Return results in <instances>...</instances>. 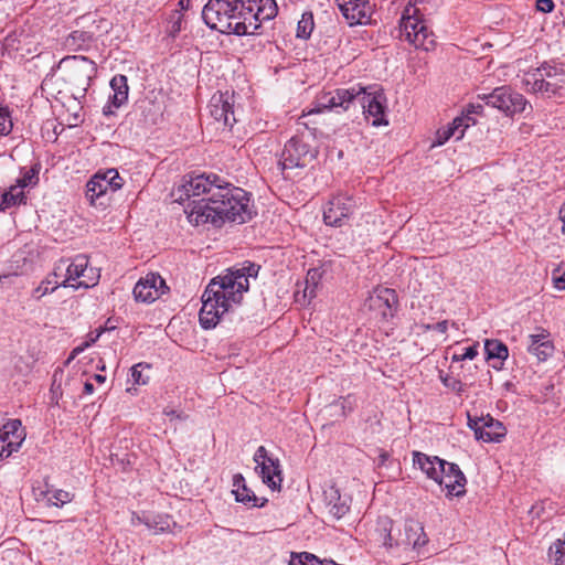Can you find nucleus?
Returning a JSON list of instances; mask_svg holds the SVG:
<instances>
[{"instance_id":"obj_24","label":"nucleus","mask_w":565,"mask_h":565,"mask_svg":"<svg viewBox=\"0 0 565 565\" xmlns=\"http://www.w3.org/2000/svg\"><path fill=\"white\" fill-rule=\"evenodd\" d=\"M232 492L235 495V500L245 505L264 507L267 503V499L257 498L255 493L249 488H247L245 478L242 473H236L233 476Z\"/></svg>"},{"instance_id":"obj_50","label":"nucleus","mask_w":565,"mask_h":565,"mask_svg":"<svg viewBox=\"0 0 565 565\" xmlns=\"http://www.w3.org/2000/svg\"><path fill=\"white\" fill-rule=\"evenodd\" d=\"M484 422V417H471L468 415V426L475 431L477 437V429L481 428V424Z\"/></svg>"},{"instance_id":"obj_35","label":"nucleus","mask_w":565,"mask_h":565,"mask_svg":"<svg viewBox=\"0 0 565 565\" xmlns=\"http://www.w3.org/2000/svg\"><path fill=\"white\" fill-rule=\"evenodd\" d=\"M315 28L313 15L311 12H305L297 25V38L308 39L310 38Z\"/></svg>"},{"instance_id":"obj_23","label":"nucleus","mask_w":565,"mask_h":565,"mask_svg":"<svg viewBox=\"0 0 565 565\" xmlns=\"http://www.w3.org/2000/svg\"><path fill=\"white\" fill-rule=\"evenodd\" d=\"M413 465L425 473L428 479L436 482L438 477L443 475L447 461L437 456H428L420 451H413Z\"/></svg>"},{"instance_id":"obj_26","label":"nucleus","mask_w":565,"mask_h":565,"mask_svg":"<svg viewBox=\"0 0 565 565\" xmlns=\"http://www.w3.org/2000/svg\"><path fill=\"white\" fill-rule=\"evenodd\" d=\"M324 498L329 513L337 520L343 518L349 512L351 499L349 497H342L334 487L324 491Z\"/></svg>"},{"instance_id":"obj_64","label":"nucleus","mask_w":565,"mask_h":565,"mask_svg":"<svg viewBox=\"0 0 565 565\" xmlns=\"http://www.w3.org/2000/svg\"><path fill=\"white\" fill-rule=\"evenodd\" d=\"M381 457H382V461H384L388 457V455L387 454H383Z\"/></svg>"},{"instance_id":"obj_12","label":"nucleus","mask_w":565,"mask_h":565,"mask_svg":"<svg viewBox=\"0 0 565 565\" xmlns=\"http://www.w3.org/2000/svg\"><path fill=\"white\" fill-rule=\"evenodd\" d=\"M256 462L255 471L260 476L262 481L271 490H280L282 471L278 458L268 455L264 446H259L254 454Z\"/></svg>"},{"instance_id":"obj_7","label":"nucleus","mask_w":565,"mask_h":565,"mask_svg":"<svg viewBox=\"0 0 565 565\" xmlns=\"http://www.w3.org/2000/svg\"><path fill=\"white\" fill-rule=\"evenodd\" d=\"M362 85L356 84L350 88H337L331 92L321 93L317 97L316 107L303 114L299 119L318 114L323 110L345 111L355 103L356 96L361 93Z\"/></svg>"},{"instance_id":"obj_51","label":"nucleus","mask_w":565,"mask_h":565,"mask_svg":"<svg viewBox=\"0 0 565 565\" xmlns=\"http://www.w3.org/2000/svg\"><path fill=\"white\" fill-rule=\"evenodd\" d=\"M316 275H317L316 270H309L308 271L307 279H306V282H307V287H306V290H305L306 292L309 289H310V294L313 292V287L312 288L310 287V281H312L313 286L316 285V282H315Z\"/></svg>"},{"instance_id":"obj_15","label":"nucleus","mask_w":565,"mask_h":565,"mask_svg":"<svg viewBox=\"0 0 565 565\" xmlns=\"http://www.w3.org/2000/svg\"><path fill=\"white\" fill-rule=\"evenodd\" d=\"M169 290L164 279L156 273H149L139 279L134 288V297L137 301L151 303Z\"/></svg>"},{"instance_id":"obj_10","label":"nucleus","mask_w":565,"mask_h":565,"mask_svg":"<svg viewBox=\"0 0 565 565\" xmlns=\"http://www.w3.org/2000/svg\"><path fill=\"white\" fill-rule=\"evenodd\" d=\"M318 151L299 137L290 138L284 147L280 164L282 170L305 168L317 157Z\"/></svg>"},{"instance_id":"obj_36","label":"nucleus","mask_w":565,"mask_h":565,"mask_svg":"<svg viewBox=\"0 0 565 565\" xmlns=\"http://www.w3.org/2000/svg\"><path fill=\"white\" fill-rule=\"evenodd\" d=\"M151 366L147 363H138L131 367V377L135 384L146 385L149 382V374H145L143 372H149Z\"/></svg>"},{"instance_id":"obj_37","label":"nucleus","mask_w":565,"mask_h":565,"mask_svg":"<svg viewBox=\"0 0 565 565\" xmlns=\"http://www.w3.org/2000/svg\"><path fill=\"white\" fill-rule=\"evenodd\" d=\"M61 285V281L53 280L52 276H47L45 280H43L40 286H38L33 291V297L36 299H40L46 294L53 292L56 288H58Z\"/></svg>"},{"instance_id":"obj_13","label":"nucleus","mask_w":565,"mask_h":565,"mask_svg":"<svg viewBox=\"0 0 565 565\" xmlns=\"http://www.w3.org/2000/svg\"><path fill=\"white\" fill-rule=\"evenodd\" d=\"M66 260L67 278L61 280L62 287L89 288L97 284L98 276H88L86 273L93 274L94 269H88V258L86 255L79 254L72 259Z\"/></svg>"},{"instance_id":"obj_40","label":"nucleus","mask_w":565,"mask_h":565,"mask_svg":"<svg viewBox=\"0 0 565 565\" xmlns=\"http://www.w3.org/2000/svg\"><path fill=\"white\" fill-rule=\"evenodd\" d=\"M554 287L558 290H565V264H561L552 271Z\"/></svg>"},{"instance_id":"obj_16","label":"nucleus","mask_w":565,"mask_h":565,"mask_svg":"<svg viewBox=\"0 0 565 565\" xmlns=\"http://www.w3.org/2000/svg\"><path fill=\"white\" fill-rule=\"evenodd\" d=\"M349 25L371 22L373 7L370 0H334Z\"/></svg>"},{"instance_id":"obj_19","label":"nucleus","mask_w":565,"mask_h":565,"mask_svg":"<svg viewBox=\"0 0 565 565\" xmlns=\"http://www.w3.org/2000/svg\"><path fill=\"white\" fill-rule=\"evenodd\" d=\"M397 303L398 299L394 289L379 288L369 296L365 307L380 315L383 319H388L394 316Z\"/></svg>"},{"instance_id":"obj_59","label":"nucleus","mask_w":565,"mask_h":565,"mask_svg":"<svg viewBox=\"0 0 565 565\" xmlns=\"http://www.w3.org/2000/svg\"><path fill=\"white\" fill-rule=\"evenodd\" d=\"M14 40H15V39H14V35H13V34H9V35L6 38V43H7L8 45H11V46H12V45H13Z\"/></svg>"},{"instance_id":"obj_42","label":"nucleus","mask_w":565,"mask_h":565,"mask_svg":"<svg viewBox=\"0 0 565 565\" xmlns=\"http://www.w3.org/2000/svg\"><path fill=\"white\" fill-rule=\"evenodd\" d=\"M50 276H52L53 280H57V281H58V279L66 280L67 269H66V260L64 258L60 259L55 264L54 270L52 274H50Z\"/></svg>"},{"instance_id":"obj_55","label":"nucleus","mask_w":565,"mask_h":565,"mask_svg":"<svg viewBox=\"0 0 565 565\" xmlns=\"http://www.w3.org/2000/svg\"><path fill=\"white\" fill-rule=\"evenodd\" d=\"M559 218L563 223L562 232H563V234H565V204L559 210Z\"/></svg>"},{"instance_id":"obj_21","label":"nucleus","mask_w":565,"mask_h":565,"mask_svg":"<svg viewBox=\"0 0 565 565\" xmlns=\"http://www.w3.org/2000/svg\"><path fill=\"white\" fill-rule=\"evenodd\" d=\"M536 330V333L529 335L527 351L543 362L553 355L555 347L546 329L537 328Z\"/></svg>"},{"instance_id":"obj_9","label":"nucleus","mask_w":565,"mask_h":565,"mask_svg":"<svg viewBox=\"0 0 565 565\" xmlns=\"http://www.w3.org/2000/svg\"><path fill=\"white\" fill-rule=\"evenodd\" d=\"M124 180L115 169L96 173L86 184V199L93 205H106L105 196L121 189Z\"/></svg>"},{"instance_id":"obj_6","label":"nucleus","mask_w":565,"mask_h":565,"mask_svg":"<svg viewBox=\"0 0 565 565\" xmlns=\"http://www.w3.org/2000/svg\"><path fill=\"white\" fill-rule=\"evenodd\" d=\"M65 67V81L73 86L74 95L85 97L97 67L96 63L83 55L66 56L61 61Z\"/></svg>"},{"instance_id":"obj_41","label":"nucleus","mask_w":565,"mask_h":565,"mask_svg":"<svg viewBox=\"0 0 565 565\" xmlns=\"http://www.w3.org/2000/svg\"><path fill=\"white\" fill-rule=\"evenodd\" d=\"M478 344H473L471 347L465 348L461 353H455L452 355V362H460L463 360H472L478 354Z\"/></svg>"},{"instance_id":"obj_20","label":"nucleus","mask_w":565,"mask_h":565,"mask_svg":"<svg viewBox=\"0 0 565 565\" xmlns=\"http://www.w3.org/2000/svg\"><path fill=\"white\" fill-rule=\"evenodd\" d=\"M436 483L447 490V497H463L466 494L467 479L457 463L447 461L444 472L438 477Z\"/></svg>"},{"instance_id":"obj_29","label":"nucleus","mask_w":565,"mask_h":565,"mask_svg":"<svg viewBox=\"0 0 565 565\" xmlns=\"http://www.w3.org/2000/svg\"><path fill=\"white\" fill-rule=\"evenodd\" d=\"M484 351L488 360H498L499 363L492 364V367L495 370H500L503 365V362L509 356L508 347L500 340L491 339L486 340L484 342Z\"/></svg>"},{"instance_id":"obj_11","label":"nucleus","mask_w":565,"mask_h":565,"mask_svg":"<svg viewBox=\"0 0 565 565\" xmlns=\"http://www.w3.org/2000/svg\"><path fill=\"white\" fill-rule=\"evenodd\" d=\"M355 102L361 104L366 117L373 118V126L388 125V121L385 119L386 97L383 89L376 86H362Z\"/></svg>"},{"instance_id":"obj_61","label":"nucleus","mask_w":565,"mask_h":565,"mask_svg":"<svg viewBox=\"0 0 565 565\" xmlns=\"http://www.w3.org/2000/svg\"><path fill=\"white\" fill-rule=\"evenodd\" d=\"M335 564L333 561L323 559V565Z\"/></svg>"},{"instance_id":"obj_1","label":"nucleus","mask_w":565,"mask_h":565,"mask_svg":"<svg viewBox=\"0 0 565 565\" xmlns=\"http://www.w3.org/2000/svg\"><path fill=\"white\" fill-rule=\"evenodd\" d=\"M172 196L180 204L188 202L184 212L195 226L212 224L221 227L225 222L243 224L254 215L250 194L214 173L185 175Z\"/></svg>"},{"instance_id":"obj_56","label":"nucleus","mask_w":565,"mask_h":565,"mask_svg":"<svg viewBox=\"0 0 565 565\" xmlns=\"http://www.w3.org/2000/svg\"><path fill=\"white\" fill-rule=\"evenodd\" d=\"M310 565H323V561L319 559L316 555L311 554L309 558Z\"/></svg>"},{"instance_id":"obj_49","label":"nucleus","mask_w":565,"mask_h":565,"mask_svg":"<svg viewBox=\"0 0 565 565\" xmlns=\"http://www.w3.org/2000/svg\"><path fill=\"white\" fill-rule=\"evenodd\" d=\"M342 409H343V414L345 415L347 413H351L354 408V404L352 402V397L351 395H348L347 397H342L340 401H339Z\"/></svg>"},{"instance_id":"obj_32","label":"nucleus","mask_w":565,"mask_h":565,"mask_svg":"<svg viewBox=\"0 0 565 565\" xmlns=\"http://www.w3.org/2000/svg\"><path fill=\"white\" fill-rule=\"evenodd\" d=\"M137 520L139 523H143L148 529L153 530L154 533L164 532L170 527V518L160 514H143L142 516L135 515L132 522Z\"/></svg>"},{"instance_id":"obj_28","label":"nucleus","mask_w":565,"mask_h":565,"mask_svg":"<svg viewBox=\"0 0 565 565\" xmlns=\"http://www.w3.org/2000/svg\"><path fill=\"white\" fill-rule=\"evenodd\" d=\"M405 544L413 548H419L428 542L427 535L424 532V526L420 522L408 520L405 523Z\"/></svg>"},{"instance_id":"obj_46","label":"nucleus","mask_w":565,"mask_h":565,"mask_svg":"<svg viewBox=\"0 0 565 565\" xmlns=\"http://www.w3.org/2000/svg\"><path fill=\"white\" fill-rule=\"evenodd\" d=\"M443 383L445 386L458 394L463 392V384L457 379L445 377L443 379Z\"/></svg>"},{"instance_id":"obj_3","label":"nucleus","mask_w":565,"mask_h":565,"mask_svg":"<svg viewBox=\"0 0 565 565\" xmlns=\"http://www.w3.org/2000/svg\"><path fill=\"white\" fill-rule=\"evenodd\" d=\"M259 268L252 262H244L226 269L224 275H218L209 282L202 295L199 312L203 329L215 328L231 305L241 302L243 294L249 288V278H256Z\"/></svg>"},{"instance_id":"obj_25","label":"nucleus","mask_w":565,"mask_h":565,"mask_svg":"<svg viewBox=\"0 0 565 565\" xmlns=\"http://www.w3.org/2000/svg\"><path fill=\"white\" fill-rule=\"evenodd\" d=\"M475 124L476 120L469 116L455 118L450 125L437 131V143L443 145L452 137L457 140L461 139L465 135V130Z\"/></svg>"},{"instance_id":"obj_52","label":"nucleus","mask_w":565,"mask_h":565,"mask_svg":"<svg viewBox=\"0 0 565 565\" xmlns=\"http://www.w3.org/2000/svg\"><path fill=\"white\" fill-rule=\"evenodd\" d=\"M483 109V106L481 104H470L467 108V115L470 117V114H480Z\"/></svg>"},{"instance_id":"obj_27","label":"nucleus","mask_w":565,"mask_h":565,"mask_svg":"<svg viewBox=\"0 0 565 565\" xmlns=\"http://www.w3.org/2000/svg\"><path fill=\"white\" fill-rule=\"evenodd\" d=\"M505 436V428L499 420L486 416L481 428L477 429V439L486 443H499Z\"/></svg>"},{"instance_id":"obj_8","label":"nucleus","mask_w":565,"mask_h":565,"mask_svg":"<svg viewBox=\"0 0 565 565\" xmlns=\"http://www.w3.org/2000/svg\"><path fill=\"white\" fill-rule=\"evenodd\" d=\"M479 98L483 100L486 105L499 109L507 116H514L515 114L524 111L527 105V100L524 96L510 86L497 87L489 94L479 95Z\"/></svg>"},{"instance_id":"obj_43","label":"nucleus","mask_w":565,"mask_h":565,"mask_svg":"<svg viewBox=\"0 0 565 565\" xmlns=\"http://www.w3.org/2000/svg\"><path fill=\"white\" fill-rule=\"evenodd\" d=\"M50 276H52L53 280H57V281H58V279L66 280L67 269H66V260L64 258L60 259L55 264L54 270L52 274H50Z\"/></svg>"},{"instance_id":"obj_63","label":"nucleus","mask_w":565,"mask_h":565,"mask_svg":"<svg viewBox=\"0 0 565 565\" xmlns=\"http://www.w3.org/2000/svg\"><path fill=\"white\" fill-rule=\"evenodd\" d=\"M79 351H82V348H76V349H74V351H73V355H75V354H76V353H78Z\"/></svg>"},{"instance_id":"obj_17","label":"nucleus","mask_w":565,"mask_h":565,"mask_svg":"<svg viewBox=\"0 0 565 565\" xmlns=\"http://www.w3.org/2000/svg\"><path fill=\"white\" fill-rule=\"evenodd\" d=\"M211 116L222 125L223 128L232 129L237 121L234 113L233 96L228 93H216L212 96L209 104Z\"/></svg>"},{"instance_id":"obj_30","label":"nucleus","mask_w":565,"mask_h":565,"mask_svg":"<svg viewBox=\"0 0 565 565\" xmlns=\"http://www.w3.org/2000/svg\"><path fill=\"white\" fill-rule=\"evenodd\" d=\"M93 42V33L84 30H76L67 35L64 44L70 51H87L92 46Z\"/></svg>"},{"instance_id":"obj_44","label":"nucleus","mask_w":565,"mask_h":565,"mask_svg":"<svg viewBox=\"0 0 565 565\" xmlns=\"http://www.w3.org/2000/svg\"><path fill=\"white\" fill-rule=\"evenodd\" d=\"M311 553L302 552V553H292L291 558L289 561V565H310L309 562Z\"/></svg>"},{"instance_id":"obj_58","label":"nucleus","mask_w":565,"mask_h":565,"mask_svg":"<svg viewBox=\"0 0 565 565\" xmlns=\"http://www.w3.org/2000/svg\"><path fill=\"white\" fill-rule=\"evenodd\" d=\"M179 7L181 10H189L190 9V2H186V0H180Z\"/></svg>"},{"instance_id":"obj_31","label":"nucleus","mask_w":565,"mask_h":565,"mask_svg":"<svg viewBox=\"0 0 565 565\" xmlns=\"http://www.w3.org/2000/svg\"><path fill=\"white\" fill-rule=\"evenodd\" d=\"M26 203V196L24 191L17 184H12L1 195L0 212Z\"/></svg>"},{"instance_id":"obj_53","label":"nucleus","mask_w":565,"mask_h":565,"mask_svg":"<svg viewBox=\"0 0 565 565\" xmlns=\"http://www.w3.org/2000/svg\"><path fill=\"white\" fill-rule=\"evenodd\" d=\"M431 328L439 333H446L448 329V322L446 320H443L434 324Z\"/></svg>"},{"instance_id":"obj_33","label":"nucleus","mask_w":565,"mask_h":565,"mask_svg":"<svg viewBox=\"0 0 565 565\" xmlns=\"http://www.w3.org/2000/svg\"><path fill=\"white\" fill-rule=\"evenodd\" d=\"M547 557L553 565H565V534L552 543Z\"/></svg>"},{"instance_id":"obj_45","label":"nucleus","mask_w":565,"mask_h":565,"mask_svg":"<svg viewBox=\"0 0 565 565\" xmlns=\"http://www.w3.org/2000/svg\"><path fill=\"white\" fill-rule=\"evenodd\" d=\"M183 14L180 11H174L171 15V33L175 35L182 30Z\"/></svg>"},{"instance_id":"obj_5","label":"nucleus","mask_w":565,"mask_h":565,"mask_svg":"<svg viewBox=\"0 0 565 565\" xmlns=\"http://www.w3.org/2000/svg\"><path fill=\"white\" fill-rule=\"evenodd\" d=\"M399 36L416 49L429 51L435 46V35L428 30L419 9L411 2L404 8L399 21Z\"/></svg>"},{"instance_id":"obj_22","label":"nucleus","mask_w":565,"mask_h":565,"mask_svg":"<svg viewBox=\"0 0 565 565\" xmlns=\"http://www.w3.org/2000/svg\"><path fill=\"white\" fill-rule=\"evenodd\" d=\"M114 94L109 97L108 103L103 107V114L110 116L114 114V108H119L128 100L129 86L126 75L117 74L109 83Z\"/></svg>"},{"instance_id":"obj_34","label":"nucleus","mask_w":565,"mask_h":565,"mask_svg":"<svg viewBox=\"0 0 565 565\" xmlns=\"http://www.w3.org/2000/svg\"><path fill=\"white\" fill-rule=\"evenodd\" d=\"M43 494L47 498V503L54 507H63L74 498V494L62 489L54 490L52 492L47 490L43 492Z\"/></svg>"},{"instance_id":"obj_62","label":"nucleus","mask_w":565,"mask_h":565,"mask_svg":"<svg viewBox=\"0 0 565 565\" xmlns=\"http://www.w3.org/2000/svg\"><path fill=\"white\" fill-rule=\"evenodd\" d=\"M388 541H392L391 535H388ZM385 545H388L391 547L393 544H392V542H385Z\"/></svg>"},{"instance_id":"obj_18","label":"nucleus","mask_w":565,"mask_h":565,"mask_svg":"<svg viewBox=\"0 0 565 565\" xmlns=\"http://www.w3.org/2000/svg\"><path fill=\"white\" fill-rule=\"evenodd\" d=\"M24 437L20 419H10L0 427V459L8 458L18 451Z\"/></svg>"},{"instance_id":"obj_2","label":"nucleus","mask_w":565,"mask_h":565,"mask_svg":"<svg viewBox=\"0 0 565 565\" xmlns=\"http://www.w3.org/2000/svg\"><path fill=\"white\" fill-rule=\"evenodd\" d=\"M277 12L275 0H209L202 9V19L210 29L221 33L252 35Z\"/></svg>"},{"instance_id":"obj_54","label":"nucleus","mask_w":565,"mask_h":565,"mask_svg":"<svg viewBox=\"0 0 565 565\" xmlns=\"http://www.w3.org/2000/svg\"><path fill=\"white\" fill-rule=\"evenodd\" d=\"M95 391V387H94V384L87 380L85 383H84V390H83V394L85 395H92Z\"/></svg>"},{"instance_id":"obj_38","label":"nucleus","mask_w":565,"mask_h":565,"mask_svg":"<svg viewBox=\"0 0 565 565\" xmlns=\"http://www.w3.org/2000/svg\"><path fill=\"white\" fill-rule=\"evenodd\" d=\"M39 182L38 171L35 169H29L23 171L22 175L17 179L15 184L22 190L28 186H34Z\"/></svg>"},{"instance_id":"obj_4","label":"nucleus","mask_w":565,"mask_h":565,"mask_svg":"<svg viewBox=\"0 0 565 565\" xmlns=\"http://www.w3.org/2000/svg\"><path fill=\"white\" fill-rule=\"evenodd\" d=\"M522 85L527 93L545 97L559 95L565 88V71L561 65L544 62L537 68L524 74Z\"/></svg>"},{"instance_id":"obj_60","label":"nucleus","mask_w":565,"mask_h":565,"mask_svg":"<svg viewBox=\"0 0 565 565\" xmlns=\"http://www.w3.org/2000/svg\"><path fill=\"white\" fill-rule=\"evenodd\" d=\"M103 331H104V329H100V330L97 332V334L95 335V338H92V340H90V341H92V342H95V341L99 338V335L102 334V332H103Z\"/></svg>"},{"instance_id":"obj_14","label":"nucleus","mask_w":565,"mask_h":565,"mask_svg":"<svg viewBox=\"0 0 565 565\" xmlns=\"http://www.w3.org/2000/svg\"><path fill=\"white\" fill-rule=\"evenodd\" d=\"M355 209V201L343 194L333 196L323 211V221L329 226L341 227Z\"/></svg>"},{"instance_id":"obj_47","label":"nucleus","mask_w":565,"mask_h":565,"mask_svg":"<svg viewBox=\"0 0 565 565\" xmlns=\"http://www.w3.org/2000/svg\"><path fill=\"white\" fill-rule=\"evenodd\" d=\"M535 8L543 13H550L554 10L555 4L553 0H536Z\"/></svg>"},{"instance_id":"obj_48","label":"nucleus","mask_w":565,"mask_h":565,"mask_svg":"<svg viewBox=\"0 0 565 565\" xmlns=\"http://www.w3.org/2000/svg\"><path fill=\"white\" fill-rule=\"evenodd\" d=\"M163 414L168 417H171V418H177L179 420H186L188 419V415L183 412H177L175 409H172V408H169V407H166L163 409Z\"/></svg>"},{"instance_id":"obj_57","label":"nucleus","mask_w":565,"mask_h":565,"mask_svg":"<svg viewBox=\"0 0 565 565\" xmlns=\"http://www.w3.org/2000/svg\"><path fill=\"white\" fill-rule=\"evenodd\" d=\"M93 380H94L95 382H97L98 384H104V383H105V381H106V376H105V375H102V374H95V375L93 376Z\"/></svg>"},{"instance_id":"obj_39","label":"nucleus","mask_w":565,"mask_h":565,"mask_svg":"<svg viewBox=\"0 0 565 565\" xmlns=\"http://www.w3.org/2000/svg\"><path fill=\"white\" fill-rule=\"evenodd\" d=\"M12 120L10 118V111L7 107H0V135L7 136L12 130Z\"/></svg>"}]
</instances>
